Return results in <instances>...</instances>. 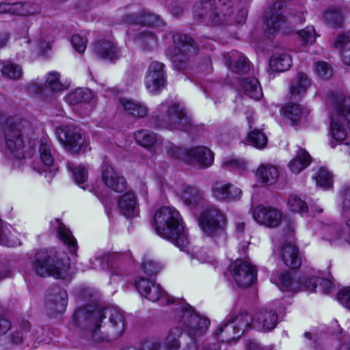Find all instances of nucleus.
Returning <instances> with one entry per match:
<instances>
[{
    "instance_id": "nucleus-46",
    "label": "nucleus",
    "mask_w": 350,
    "mask_h": 350,
    "mask_svg": "<svg viewBox=\"0 0 350 350\" xmlns=\"http://www.w3.org/2000/svg\"><path fill=\"white\" fill-rule=\"evenodd\" d=\"M30 330V323L27 321H23L19 329H17L10 335L11 342L15 345L21 344L23 339L27 337L28 332Z\"/></svg>"
},
{
    "instance_id": "nucleus-33",
    "label": "nucleus",
    "mask_w": 350,
    "mask_h": 350,
    "mask_svg": "<svg viewBox=\"0 0 350 350\" xmlns=\"http://www.w3.org/2000/svg\"><path fill=\"white\" fill-rule=\"evenodd\" d=\"M245 93L251 98L259 100L262 97V91L258 80L255 77L245 78L241 81Z\"/></svg>"
},
{
    "instance_id": "nucleus-13",
    "label": "nucleus",
    "mask_w": 350,
    "mask_h": 350,
    "mask_svg": "<svg viewBox=\"0 0 350 350\" xmlns=\"http://www.w3.org/2000/svg\"><path fill=\"white\" fill-rule=\"evenodd\" d=\"M165 65L157 61L151 62L145 77L146 89L151 94H157L165 88Z\"/></svg>"
},
{
    "instance_id": "nucleus-32",
    "label": "nucleus",
    "mask_w": 350,
    "mask_h": 350,
    "mask_svg": "<svg viewBox=\"0 0 350 350\" xmlns=\"http://www.w3.org/2000/svg\"><path fill=\"white\" fill-rule=\"evenodd\" d=\"M310 85V81L306 74L299 72L297 76L292 79L289 88L292 96L296 98L304 94Z\"/></svg>"
},
{
    "instance_id": "nucleus-20",
    "label": "nucleus",
    "mask_w": 350,
    "mask_h": 350,
    "mask_svg": "<svg viewBox=\"0 0 350 350\" xmlns=\"http://www.w3.org/2000/svg\"><path fill=\"white\" fill-rule=\"evenodd\" d=\"M241 189L230 183L216 181L212 185V195L218 201H237L241 198Z\"/></svg>"
},
{
    "instance_id": "nucleus-55",
    "label": "nucleus",
    "mask_w": 350,
    "mask_h": 350,
    "mask_svg": "<svg viewBox=\"0 0 350 350\" xmlns=\"http://www.w3.org/2000/svg\"><path fill=\"white\" fill-rule=\"evenodd\" d=\"M317 185L321 187H328L332 185V174L325 168H321L316 176Z\"/></svg>"
},
{
    "instance_id": "nucleus-21",
    "label": "nucleus",
    "mask_w": 350,
    "mask_h": 350,
    "mask_svg": "<svg viewBox=\"0 0 350 350\" xmlns=\"http://www.w3.org/2000/svg\"><path fill=\"white\" fill-rule=\"evenodd\" d=\"M214 161L212 151L205 146H197L188 149L186 163L194 164L200 168L210 167Z\"/></svg>"
},
{
    "instance_id": "nucleus-28",
    "label": "nucleus",
    "mask_w": 350,
    "mask_h": 350,
    "mask_svg": "<svg viewBox=\"0 0 350 350\" xmlns=\"http://www.w3.org/2000/svg\"><path fill=\"white\" fill-rule=\"evenodd\" d=\"M284 263L292 269L298 268L301 264V259L297 247L291 244H284L280 251Z\"/></svg>"
},
{
    "instance_id": "nucleus-49",
    "label": "nucleus",
    "mask_w": 350,
    "mask_h": 350,
    "mask_svg": "<svg viewBox=\"0 0 350 350\" xmlns=\"http://www.w3.org/2000/svg\"><path fill=\"white\" fill-rule=\"evenodd\" d=\"M165 148L169 157L186 162L189 148L178 147L170 142L165 143Z\"/></svg>"
},
{
    "instance_id": "nucleus-11",
    "label": "nucleus",
    "mask_w": 350,
    "mask_h": 350,
    "mask_svg": "<svg viewBox=\"0 0 350 350\" xmlns=\"http://www.w3.org/2000/svg\"><path fill=\"white\" fill-rule=\"evenodd\" d=\"M164 350H198L196 339L185 333L178 327L169 329L163 342Z\"/></svg>"
},
{
    "instance_id": "nucleus-34",
    "label": "nucleus",
    "mask_w": 350,
    "mask_h": 350,
    "mask_svg": "<svg viewBox=\"0 0 350 350\" xmlns=\"http://www.w3.org/2000/svg\"><path fill=\"white\" fill-rule=\"evenodd\" d=\"M291 65V57L284 53L273 54L269 61L270 68L275 72H284L288 70Z\"/></svg>"
},
{
    "instance_id": "nucleus-15",
    "label": "nucleus",
    "mask_w": 350,
    "mask_h": 350,
    "mask_svg": "<svg viewBox=\"0 0 350 350\" xmlns=\"http://www.w3.org/2000/svg\"><path fill=\"white\" fill-rule=\"evenodd\" d=\"M59 142L75 153L79 152L83 144L84 138L77 127L68 125L56 129Z\"/></svg>"
},
{
    "instance_id": "nucleus-52",
    "label": "nucleus",
    "mask_w": 350,
    "mask_h": 350,
    "mask_svg": "<svg viewBox=\"0 0 350 350\" xmlns=\"http://www.w3.org/2000/svg\"><path fill=\"white\" fill-rule=\"evenodd\" d=\"M288 206L293 212L301 213L308 211L306 203L296 195H292L289 197Z\"/></svg>"
},
{
    "instance_id": "nucleus-60",
    "label": "nucleus",
    "mask_w": 350,
    "mask_h": 350,
    "mask_svg": "<svg viewBox=\"0 0 350 350\" xmlns=\"http://www.w3.org/2000/svg\"><path fill=\"white\" fill-rule=\"evenodd\" d=\"M338 301L345 308L350 310V288H344L338 293Z\"/></svg>"
},
{
    "instance_id": "nucleus-12",
    "label": "nucleus",
    "mask_w": 350,
    "mask_h": 350,
    "mask_svg": "<svg viewBox=\"0 0 350 350\" xmlns=\"http://www.w3.org/2000/svg\"><path fill=\"white\" fill-rule=\"evenodd\" d=\"M347 116L338 111L334 103V111L330 117V126L329 133L332 137L330 145L335 148L337 144H349L348 131L347 125L348 122Z\"/></svg>"
},
{
    "instance_id": "nucleus-62",
    "label": "nucleus",
    "mask_w": 350,
    "mask_h": 350,
    "mask_svg": "<svg viewBox=\"0 0 350 350\" xmlns=\"http://www.w3.org/2000/svg\"><path fill=\"white\" fill-rule=\"evenodd\" d=\"M319 280L320 278L314 276L309 278L305 280V282L301 284V286L299 285V288L304 287L306 290L310 292H313L317 288Z\"/></svg>"
},
{
    "instance_id": "nucleus-14",
    "label": "nucleus",
    "mask_w": 350,
    "mask_h": 350,
    "mask_svg": "<svg viewBox=\"0 0 350 350\" xmlns=\"http://www.w3.org/2000/svg\"><path fill=\"white\" fill-rule=\"evenodd\" d=\"M135 287L138 292L151 301H161V303L170 304L174 301V298L167 297L159 284L152 282L142 277L135 280Z\"/></svg>"
},
{
    "instance_id": "nucleus-57",
    "label": "nucleus",
    "mask_w": 350,
    "mask_h": 350,
    "mask_svg": "<svg viewBox=\"0 0 350 350\" xmlns=\"http://www.w3.org/2000/svg\"><path fill=\"white\" fill-rule=\"evenodd\" d=\"M71 43L78 53H83L86 49L87 39L79 34H75L72 36Z\"/></svg>"
},
{
    "instance_id": "nucleus-26",
    "label": "nucleus",
    "mask_w": 350,
    "mask_h": 350,
    "mask_svg": "<svg viewBox=\"0 0 350 350\" xmlns=\"http://www.w3.org/2000/svg\"><path fill=\"white\" fill-rule=\"evenodd\" d=\"M225 64L234 72L242 75L250 70L249 60L237 51H232L224 55Z\"/></svg>"
},
{
    "instance_id": "nucleus-36",
    "label": "nucleus",
    "mask_w": 350,
    "mask_h": 350,
    "mask_svg": "<svg viewBox=\"0 0 350 350\" xmlns=\"http://www.w3.org/2000/svg\"><path fill=\"white\" fill-rule=\"evenodd\" d=\"M278 169L273 165H261L256 172V176L261 182L267 185L274 184L278 178Z\"/></svg>"
},
{
    "instance_id": "nucleus-29",
    "label": "nucleus",
    "mask_w": 350,
    "mask_h": 350,
    "mask_svg": "<svg viewBox=\"0 0 350 350\" xmlns=\"http://www.w3.org/2000/svg\"><path fill=\"white\" fill-rule=\"evenodd\" d=\"M93 51L96 56L103 59L113 60L118 57V48L109 41H96L93 45Z\"/></svg>"
},
{
    "instance_id": "nucleus-38",
    "label": "nucleus",
    "mask_w": 350,
    "mask_h": 350,
    "mask_svg": "<svg viewBox=\"0 0 350 350\" xmlns=\"http://www.w3.org/2000/svg\"><path fill=\"white\" fill-rule=\"evenodd\" d=\"M121 104L124 111L136 118H144L148 113V108L144 104L131 100L121 99Z\"/></svg>"
},
{
    "instance_id": "nucleus-7",
    "label": "nucleus",
    "mask_w": 350,
    "mask_h": 350,
    "mask_svg": "<svg viewBox=\"0 0 350 350\" xmlns=\"http://www.w3.org/2000/svg\"><path fill=\"white\" fill-rule=\"evenodd\" d=\"M198 221L203 232L216 243L225 242L227 219L219 209L215 206L204 209L202 211Z\"/></svg>"
},
{
    "instance_id": "nucleus-45",
    "label": "nucleus",
    "mask_w": 350,
    "mask_h": 350,
    "mask_svg": "<svg viewBox=\"0 0 350 350\" xmlns=\"http://www.w3.org/2000/svg\"><path fill=\"white\" fill-rule=\"evenodd\" d=\"M323 19L328 26L334 28L341 27L344 21L343 16L340 12L335 9L325 11Z\"/></svg>"
},
{
    "instance_id": "nucleus-58",
    "label": "nucleus",
    "mask_w": 350,
    "mask_h": 350,
    "mask_svg": "<svg viewBox=\"0 0 350 350\" xmlns=\"http://www.w3.org/2000/svg\"><path fill=\"white\" fill-rule=\"evenodd\" d=\"M222 163L224 166L236 169L237 170H244L246 167V164L243 161H240L237 159H234L231 157H226L223 159Z\"/></svg>"
},
{
    "instance_id": "nucleus-22",
    "label": "nucleus",
    "mask_w": 350,
    "mask_h": 350,
    "mask_svg": "<svg viewBox=\"0 0 350 350\" xmlns=\"http://www.w3.org/2000/svg\"><path fill=\"white\" fill-rule=\"evenodd\" d=\"M137 143L150 152L158 154L162 152L163 139L149 130L142 129L134 133Z\"/></svg>"
},
{
    "instance_id": "nucleus-4",
    "label": "nucleus",
    "mask_w": 350,
    "mask_h": 350,
    "mask_svg": "<svg viewBox=\"0 0 350 350\" xmlns=\"http://www.w3.org/2000/svg\"><path fill=\"white\" fill-rule=\"evenodd\" d=\"M32 132L30 122L18 116L8 118L4 126L5 154L8 159L24 158L23 137Z\"/></svg>"
},
{
    "instance_id": "nucleus-37",
    "label": "nucleus",
    "mask_w": 350,
    "mask_h": 350,
    "mask_svg": "<svg viewBox=\"0 0 350 350\" xmlns=\"http://www.w3.org/2000/svg\"><path fill=\"white\" fill-rule=\"evenodd\" d=\"M311 162V157L305 149L299 148L296 157L293 159L288 166L291 171L298 174L302 170L306 168Z\"/></svg>"
},
{
    "instance_id": "nucleus-25",
    "label": "nucleus",
    "mask_w": 350,
    "mask_h": 350,
    "mask_svg": "<svg viewBox=\"0 0 350 350\" xmlns=\"http://www.w3.org/2000/svg\"><path fill=\"white\" fill-rule=\"evenodd\" d=\"M51 231L56 232L57 238L68 247L71 254H75L77 250V243L68 228L59 219H55L51 221Z\"/></svg>"
},
{
    "instance_id": "nucleus-1",
    "label": "nucleus",
    "mask_w": 350,
    "mask_h": 350,
    "mask_svg": "<svg viewBox=\"0 0 350 350\" xmlns=\"http://www.w3.org/2000/svg\"><path fill=\"white\" fill-rule=\"evenodd\" d=\"M72 321L75 325L88 331L95 342L118 338L123 334L126 324L123 312L113 306L80 308L74 313Z\"/></svg>"
},
{
    "instance_id": "nucleus-63",
    "label": "nucleus",
    "mask_w": 350,
    "mask_h": 350,
    "mask_svg": "<svg viewBox=\"0 0 350 350\" xmlns=\"http://www.w3.org/2000/svg\"><path fill=\"white\" fill-rule=\"evenodd\" d=\"M247 10L246 8H240L237 12L235 16H232V24H242L243 23L247 18Z\"/></svg>"
},
{
    "instance_id": "nucleus-10",
    "label": "nucleus",
    "mask_w": 350,
    "mask_h": 350,
    "mask_svg": "<svg viewBox=\"0 0 350 350\" xmlns=\"http://www.w3.org/2000/svg\"><path fill=\"white\" fill-rule=\"evenodd\" d=\"M180 313V321L187 328V334L196 339L204 335L210 325V321L195 312L192 307L187 304H183L176 308Z\"/></svg>"
},
{
    "instance_id": "nucleus-23",
    "label": "nucleus",
    "mask_w": 350,
    "mask_h": 350,
    "mask_svg": "<svg viewBox=\"0 0 350 350\" xmlns=\"http://www.w3.org/2000/svg\"><path fill=\"white\" fill-rule=\"evenodd\" d=\"M101 180L104 185L116 192H122L126 187V181L118 174L113 167L107 163L102 166Z\"/></svg>"
},
{
    "instance_id": "nucleus-54",
    "label": "nucleus",
    "mask_w": 350,
    "mask_h": 350,
    "mask_svg": "<svg viewBox=\"0 0 350 350\" xmlns=\"http://www.w3.org/2000/svg\"><path fill=\"white\" fill-rule=\"evenodd\" d=\"M142 269L146 275L153 276L161 271V265L153 260H144L142 263Z\"/></svg>"
},
{
    "instance_id": "nucleus-50",
    "label": "nucleus",
    "mask_w": 350,
    "mask_h": 350,
    "mask_svg": "<svg viewBox=\"0 0 350 350\" xmlns=\"http://www.w3.org/2000/svg\"><path fill=\"white\" fill-rule=\"evenodd\" d=\"M45 86L53 92H61L67 89V85L62 83L59 81V74L58 72H51L46 81Z\"/></svg>"
},
{
    "instance_id": "nucleus-16",
    "label": "nucleus",
    "mask_w": 350,
    "mask_h": 350,
    "mask_svg": "<svg viewBox=\"0 0 350 350\" xmlns=\"http://www.w3.org/2000/svg\"><path fill=\"white\" fill-rule=\"evenodd\" d=\"M67 303L68 295L66 290L55 284L49 288L46 294L45 306L49 313L64 312Z\"/></svg>"
},
{
    "instance_id": "nucleus-3",
    "label": "nucleus",
    "mask_w": 350,
    "mask_h": 350,
    "mask_svg": "<svg viewBox=\"0 0 350 350\" xmlns=\"http://www.w3.org/2000/svg\"><path fill=\"white\" fill-rule=\"evenodd\" d=\"M234 3L231 0H201L193 7V15L200 22L213 25L232 24Z\"/></svg>"
},
{
    "instance_id": "nucleus-59",
    "label": "nucleus",
    "mask_w": 350,
    "mask_h": 350,
    "mask_svg": "<svg viewBox=\"0 0 350 350\" xmlns=\"http://www.w3.org/2000/svg\"><path fill=\"white\" fill-rule=\"evenodd\" d=\"M300 37L306 43L312 44L316 38L315 29L313 27H307L299 32Z\"/></svg>"
},
{
    "instance_id": "nucleus-6",
    "label": "nucleus",
    "mask_w": 350,
    "mask_h": 350,
    "mask_svg": "<svg viewBox=\"0 0 350 350\" xmlns=\"http://www.w3.org/2000/svg\"><path fill=\"white\" fill-rule=\"evenodd\" d=\"M176 47L167 49V55L174 68L179 70H185L191 68L192 58L198 53V47L193 39L185 34L176 33L172 36Z\"/></svg>"
},
{
    "instance_id": "nucleus-24",
    "label": "nucleus",
    "mask_w": 350,
    "mask_h": 350,
    "mask_svg": "<svg viewBox=\"0 0 350 350\" xmlns=\"http://www.w3.org/2000/svg\"><path fill=\"white\" fill-rule=\"evenodd\" d=\"M278 317L273 310H262L252 319V328L263 332H269L273 329L278 324Z\"/></svg>"
},
{
    "instance_id": "nucleus-61",
    "label": "nucleus",
    "mask_w": 350,
    "mask_h": 350,
    "mask_svg": "<svg viewBox=\"0 0 350 350\" xmlns=\"http://www.w3.org/2000/svg\"><path fill=\"white\" fill-rule=\"evenodd\" d=\"M161 347V341L157 339H150L143 342L140 350H160Z\"/></svg>"
},
{
    "instance_id": "nucleus-8",
    "label": "nucleus",
    "mask_w": 350,
    "mask_h": 350,
    "mask_svg": "<svg viewBox=\"0 0 350 350\" xmlns=\"http://www.w3.org/2000/svg\"><path fill=\"white\" fill-rule=\"evenodd\" d=\"M252 316L246 312L230 316L216 330L215 337L222 342L239 338L247 329H252Z\"/></svg>"
},
{
    "instance_id": "nucleus-48",
    "label": "nucleus",
    "mask_w": 350,
    "mask_h": 350,
    "mask_svg": "<svg viewBox=\"0 0 350 350\" xmlns=\"http://www.w3.org/2000/svg\"><path fill=\"white\" fill-rule=\"evenodd\" d=\"M336 109L347 116L348 127L350 131V96H338L336 98Z\"/></svg>"
},
{
    "instance_id": "nucleus-2",
    "label": "nucleus",
    "mask_w": 350,
    "mask_h": 350,
    "mask_svg": "<svg viewBox=\"0 0 350 350\" xmlns=\"http://www.w3.org/2000/svg\"><path fill=\"white\" fill-rule=\"evenodd\" d=\"M153 225L157 233L169 240L180 250L189 244V239L180 213L172 206H162L154 215Z\"/></svg>"
},
{
    "instance_id": "nucleus-43",
    "label": "nucleus",
    "mask_w": 350,
    "mask_h": 350,
    "mask_svg": "<svg viewBox=\"0 0 350 350\" xmlns=\"http://www.w3.org/2000/svg\"><path fill=\"white\" fill-rule=\"evenodd\" d=\"M135 39L146 49H152L156 46L157 38L150 31H142L136 34Z\"/></svg>"
},
{
    "instance_id": "nucleus-44",
    "label": "nucleus",
    "mask_w": 350,
    "mask_h": 350,
    "mask_svg": "<svg viewBox=\"0 0 350 350\" xmlns=\"http://www.w3.org/2000/svg\"><path fill=\"white\" fill-rule=\"evenodd\" d=\"M195 258L196 260L191 259V265H196L199 262V263L202 264L201 266L202 270L206 269L205 264L210 265L211 270H215L217 265V260L213 256L208 255L204 250L196 252Z\"/></svg>"
},
{
    "instance_id": "nucleus-41",
    "label": "nucleus",
    "mask_w": 350,
    "mask_h": 350,
    "mask_svg": "<svg viewBox=\"0 0 350 350\" xmlns=\"http://www.w3.org/2000/svg\"><path fill=\"white\" fill-rule=\"evenodd\" d=\"M67 166L72 173V178L75 182L85 189V187L82 185L85 183L88 178V172L85 167L82 165L75 166L71 162H68Z\"/></svg>"
},
{
    "instance_id": "nucleus-5",
    "label": "nucleus",
    "mask_w": 350,
    "mask_h": 350,
    "mask_svg": "<svg viewBox=\"0 0 350 350\" xmlns=\"http://www.w3.org/2000/svg\"><path fill=\"white\" fill-rule=\"evenodd\" d=\"M32 267L40 277L52 276L59 279L66 275L70 267V260L67 256H59L53 251L41 250L36 254Z\"/></svg>"
},
{
    "instance_id": "nucleus-53",
    "label": "nucleus",
    "mask_w": 350,
    "mask_h": 350,
    "mask_svg": "<svg viewBox=\"0 0 350 350\" xmlns=\"http://www.w3.org/2000/svg\"><path fill=\"white\" fill-rule=\"evenodd\" d=\"M280 280L284 291H297L299 289V282L294 280L288 273H281Z\"/></svg>"
},
{
    "instance_id": "nucleus-27",
    "label": "nucleus",
    "mask_w": 350,
    "mask_h": 350,
    "mask_svg": "<svg viewBox=\"0 0 350 350\" xmlns=\"http://www.w3.org/2000/svg\"><path fill=\"white\" fill-rule=\"evenodd\" d=\"M126 22L143 26H161L163 24L159 16L145 11L128 15Z\"/></svg>"
},
{
    "instance_id": "nucleus-47",
    "label": "nucleus",
    "mask_w": 350,
    "mask_h": 350,
    "mask_svg": "<svg viewBox=\"0 0 350 350\" xmlns=\"http://www.w3.org/2000/svg\"><path fill=\"white\" fill-rule=\"evenodd\" d=\"M248 140L252 146L259 149L263 148L267 143V137L265 133L256 128L248 133Z\"/></svg>"
},
{
    "instance_id": "nucleus-39",
    "label": "nucleus",
    "mask_w": 350,
    "mask_h": 350,
    "mask_svg": "<svg viewBox=\"0 0 350 350\" xmlns=\"http://www.w3.org/2000/svg\"><path fill=\"white\" fill-rule=\"evenodd\" d=\"M38 152L40 159L44 165L46 167H51L54 163L55 154V150L53 148L51 144L45 139H42L40 140Z\"/></svg>"
},
{
    "instance_id": "nucleus-18",
    "label": "nucleus",
    "mask_w": 350,
    "mask_h": 350,
    "mask_svg": "<svg viewBox=\"0 0 350 350\" xmlns=\"http://www.w3.org/2000/svg\"><path fill=\"white\" fill-rule=\"evenodd\" d=\"M165 123L170 130L185 131L189 128L191 120L183 108L178 104H174L166 111Z\"/></svg>"
},
{
    "instance_id": "nucleus-51",
    "label": "nucleus",
    "mask_w": 350,
    "mask_h": 350,
    "mask_svg": "<svg viewBox=\"0 0 350 350\" xmlns=\"http://www.w3.org/2000/svg\"><path fill=\"white\" fill-rule=\"evenodd\" d=\"M284 116L295 122L299 120L302 115V109L299 105L289 103L282 109Z\"/></svg>"
},
{
    "instance_id": "nucleus-56",
    "label": "nucleus",
    "mask_w": 350,
    "mask_h": 350,
    "mask_svg": "<svg viewBox=\"0 0 350 350\" xmlns=\"http://www.w3.org/2000/svg\"><path fill=\"white\" fill-rule=\"evenodd\" d=\"M315 72L324 79H328L332 76V68L329 64L325 62L316 63Z\"/></svg>"
},
{
    "instance_id": "nucleus-31",
    "label": "nucleus",
    "mask_w": 350,
    "mask_h": 350,
    "mask_svg": "<svg viewBox=\"0 0 350 350\" xmlns=\"http://www.w3.org/2000/svg\"><path fill=\"white\" fill-rule=\"evenodd\" d=\"M180 196L183 203L191 208L197 206L202 200V192L196 187L190 185L183 187Z\"/></svg>"
},
{
    "instance_id": "nucleus-40",
    "label": "nucleus",
    "mask_w": 350,
    "mask_h": 350,
    "mask_svg": "<svg viewBox=\"0 0 350 350\" xmlns=\"http://www.w3.org/2000/svg\"><path fill=\"white\" fill-rule=\"evenodd\" d=\"M334 46L340 50L344 63L350 65V38L345 34H341L337 38Z\"/></svg>"
},
{
    "instance_id": "nucleus-30",
    "label": "nucleus",
    "mask_w": 350,
    "mask_h": 350,
    "mask_svg": "<svg viewBox=\"0 0 350 350\" xmlns=\"http://www.w3.org/2000/svg\"><path fill=\"white\" fill-rule=\"evenodd\" d=\"M118 207L126 217H133L138 214L135 196L131 192L122 195L118 200Z\"/></svg>"
},
{
    "instance_id": "nucleus-9",
    "label": "nucleus",
    "mask_w": 350,
    "mask_h": 350,
    "mask_svg": "<svg viewBox=\"0 0 350 350\" xmlns=\"http://www.w3.org/2000/svg\"><path fill=\"white\" fill-rule=\"evenodd\" d=\"M252 216L258 224L266 227L276 228L283 221V230L286 233L290 234L294 231V221L288 217H284L282 212L278 208L258 205L254 208Z\"/></svg>"
},
{
    "instance_id": "nucleus-19",
    "label": "nucleus",
    "mask_w": 350,
    "mask_h": 350,
    "mask_svg": "<svg viewBox=\"0 0 350 350\" xmlns=\"http://www.w3.org/2000/svg\"><path fill=\"white\" fill-rule=\"evenodd\" d=\"M285 9L282 1L275 2L266 13L265 22L269 34H274L286 21Z\"/></svg>"
},
{
    "instance_id": "nucleus-42",
    "label": "nucleus",
    "mask_w": 350,
    "mask_h": 350,
    "mask_svg": "<svg viewBox=\"0 0 350 350\" xmlns=\"http://www.w3.org/2000/svg\"><path fill=\"white\" fill-rule=\"evenodd\" d=\"M1 65V71L5 78L17 80L21 77L23 72L20 66L10 62H3Z\"/></svg>"
},
{
    "instance_id": "nucleus-35",
    "label": "nucleus",
    "mask_w": 350,
    "mask_h": 350,
    "mask_svg": "<svg viewBox=\"0 0 350 350\" xmlns=\"http://www.w3.org/2000/svg\"><path fill=\"white\" fill-rule=\"evenodd\" d=\"M92 92L88 88H77L67 94L66 100L72 105L87 103L92 100Z\"/></svg>"
},
{
    "instance_id": "nucleus-64",
    "label": "nucleus",
    "mask_w": 350,
    "mask_h": 350,
    "mask_svg": "<svg viewBox=\"0 0 350 350\" xmlns=\"http://www.w3.org/2000/svg\"><path fill=\"white\" fill-rule=\"evenodd\" d=\"M342 200L343 208H350V187H344L341 195Z\"/></svg>"
},
{
    "instance_id": "nucleus-17",
    "label": "nucleus",
    "mask_w": 350,
    "mask_h": 350,
    "mask_svg": "<svg viewBox=\"0 0 350 350\" xmlns=\"http://www.w3.org/2000/svg\"><path fill=\"white\" fill-rule=\"evenodd\" d=\"M256 268L248 261L236 260L232 269V276L241 288H247L256 280Z\"/></svg>"
}]
</instances>
